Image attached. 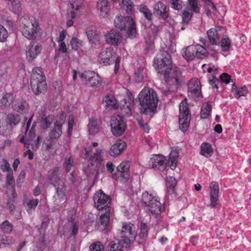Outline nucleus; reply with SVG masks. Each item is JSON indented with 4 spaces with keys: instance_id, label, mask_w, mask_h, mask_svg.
Instances as JSON below:
<instances>
[{
    "instance_id": "obj_1",
    "label": "nucleus",
    "mask_w": 251,
    "mask_h": 251,
    "mask_svg": "<svg viewBox=\"0 0 251 251\" xmlns=\"http://www.w3.org/2000/svg\"><path fill=\"white\" fill-rule=\"evenodd\" d=\"M153 64L158 73L164 74L166 81L170 77L176 84H180L182 82L180 71L176 69L172 70L171 57L168 52L163 51L158 54L154 59Z\"/></svg>"
},
{
    "instance_id": "obj_2",
    "label": "nucleus",
    "mask_w": 251,
    "mask_h": 251,
    "mask_svg": "<svg viewBox=\"0 0 251 251\" xmlns=\"http://www.w3.org/2000/svg\"><path fill=\"white\" fill-rule=\"evenodd\" d=\"M93 199L95 206L98 209L100 210L104 208L105 210V212L100 215L97 225L98 229L100 231H103L109 224L110 210L108 205L110 203V198L100 190L96 192Z\"/></svg>"
},
{
    "instance_id": "obj_3",
    "label": "nucleus",
    "mask_w": 251,
    "mask_h": 251,
    "mask_svg": "<svg viewBox=\"0 0 251 251\" xmlns=\"http://www.w3.org/2000/svg\"><path fill=\"white\" fill-rule=\"evenodd\" d=\"M138 101L141 112L147 114L156 110L158 99L153 89L145 87L138 94Z\"/></svg>"
},
{
    "instance_id": "obj_4",
    "label": "nucleus",
    "mask_w": 251,
    "mask_h": 251,
    "mask_svg": "<svg viewBox=\"0 0 251 251\" xmlns=\"http://www.w3.org/2000/svg\"><path fill=\"white\" fill-rule=\"evenodd\" d=\"M20 27L24 36L28 39L41 37L42 31L38 21L32 16H26L20 19Z\"/></svg>"
},
{
    "instance_id": "obj_5",
    "label": "nucleus",
    "mask_w": 251,
    "mask_h": 251,
    "mask_svg": "<svg viewBox=\"0 0 251 251\" xmlns=\"http://www.w3.org/2000/svg\"><path fill=\"white\" fill-rule=\"evenodd\" d=\"M91 150L89 148L85 150V158L90 160L91 166H89L84 170L85 174L88 177L95 175V178L98 177L100 170L103 169L104 163L103 159V152L102 149L96 150L92 156Z\"/></svg>"
},
{
    "instance_id": "obj_6",
    "label": "nucleus",
    "mask_w": 251,
    "mask_h": 251,
    "mask_svg": "<svg viewBox=\"0 0 251 251\" xmlns=\"http://www.w3.org/2000/svg\"><path fill=\"white\" fill-rule=\"evenodd\" d=\"M136 235L135 226L130 222L124 223L117 235L119 244L127 248L135 241Z\"/></svg>"
},
{
    "instance_id": "obj_7",
    "label": "nucleus",
    "mask_w": 251,
    "mask_h": 251,
    "mask_svg": "<svg viewBox=\"0 0 251 251\" xmlns=\"http://www.w3.org/2000/svg\"><path fill=\"white\" fill-rule=\"evenodd\" d=\"M141 204L149 213L159 214L161 212V204L160 199L155 193L145 191L142 194Z\"/></svg>"
},
{
    "instance_id": "obj_8",
    "label": "nucleus",
    "mask_w": 251,
    "mask_h": 251,
    "mask_svg": "<svg viewBox=\"0 0 251 251\" xmlns=\"http://www.w3.org/2000/svg\"><path fill=\"white\" fill-rule=\"evenodd\" d=\"M104 103L107 108L117 109L121 105L128 115H131L132 113L134 101L132 100H129L127 101L125 99L124 101H120L118 99H116L114 96L108 95L104 98Z\"/></svg>"
},
{
    "instance_id": "obj_9",
    "label": "nucleus",
    "mask_w": 251,
    "mask_h": 251,
    "mask_svg": "<svg viewBox=\"0 0 251 251\" xmlns=\"http://www.w3.org/2000/svg\"><path fill=\"white\" fill-rule=\"evenodd\" d=\"M30 84L33 92L36 95L44 92L46 90L45 77L40 68L36 67L33 69Z\"/></svg>"
},
{
    "instance_id": "obj_10",
    "label": "nucleus",
    "mask_w": 251,
    "mask_h": 251,
    "mask_svg": "<svg viewBox=\"0 0 251 251\" xmlns=\"http://www.w3.org/2000/svg\"><path fill=\"white\" fill-rule=\"evenodd\" d=\"M58 169H54L50 176V180L56 188L58 199L63 201L66 197V187L63 180L58 177Z\"/></svg>"
},
{
    "instance_id": "obj_11",
    "label": "nucleus",
    "mask_w": 251,
    "mask_h": 251,
    "mask_svg": "<svg viewBox=\"0 0 251 251\" xmlns=\"http://www.w3.org/2000/svg\"><path fill=\"white\" fill-rule=\"evenodd\" d=\"M126 127V122L123 116L116 114L111 117V130L114 136H121L125 132Z\"/></svg>"
},
{
    "instance_id": "obj_12",
    "label": "nucleus",
    "mask_w": 251,
    "mask_h": 251,
    "mask_svg": "<svg viewBox=\"0 0 251 251\" xmlns=\"http://www.w3.org/2000/svg\"><path fill=\"white\" fill-rule=\"evenodd\" d=\"M190 124V116L188 105L185 100H182L179 104V125L180 129L185 132Z\"/></svg>"
},
{
    "instance_id": "obj_13",
    "label": "nucleus",
    "mask_w": 251,
    "mask_h": 251,
    "mask_svg": "<svg viewBox=\"0 0 251 251\" xmlns=\"http://www.w3.org/2000/svg\"><path fill=\"white\" fill-rule=\"evenodd\" d=\"M80 77L84 78L87 83L92 87L100 86L102 82L100 75L92 71H88L84 73H79Z\"/></svg>"
},
{
    "instance_id": "obj_14",
    "label": "nucleus",
    "mask_w": 251,
    "mask_h": 251,
    "mask_svg": "<svg viewBox=\"0 0 251 251\" xmlns=\"http://www.w3.org/2000/svg\"><path fill=\"white\" fill-rule=\"evenodd\" d=\"M116 53L113 48L109 47L102 51L98 55V61L104 65H109L116 58Z\"/></svg>"
},
{
    "instance_id": "obj_15",
    "label": "nucleus",
    "mask_w": 251,
    "mask_h": 251,
    "mask_svg": "<svg viewBox=\"0 0 251 251\" xmlns=\"http://www.w3.org/2000/svg\"><path fill=\"white\" fill-rule=\"evenodd\" d=\"M42 47L38 44L31 43L26 48V59L29 62H33L40 54Z\"/></svg>"
},
{
    "instance_id": "obj_16",
    "label": "nucleus",
    "mask_w": 251,
    "mask_h": 251,
    "mask_svg": "<svg viewBox=\"0 0 251 251\" xmlns=\"http://www.w3.org/2000/svg\"><path fill=\"white\" fill-rule=\"evenodd\" d=\"M66 119L64 114H61L54 123V127L50 132V137L51 139H58L62 134V126Z\"/></svg>"
},
{
    "instance_id": "obj_17",
    "label": "nucleus",
    "mask_w": 251,
    "mask_h": 251,
    "mask_svg": "<svg viewBox=\"0 0 251 251\" xmlns=\"http://www.w3.org/2000/svg\"><path fill=\"white\" fill-rule=\"evenodd\" d=\"M150 165L153 168H157L160 171H163L167 165L166 158L163 155H152L150 159Z\"/></svg>"
},
{
    "instance_id": "obj_18",
    "label": "nucleus",
    "mask_w": 251,
    "mask_h": 251,
    "mask_svg": "<svg viewBox=\"0 0 251 251\" xmlns=\"http://www.w3.org/2000/svg\"><path fill=\"white\" fill-rule=\"evenodd\" d=\"M210 206L215 207L218 205L219 197V189L218 183L216 182L212 181L210 185Z\"/></svg>"
},
{
    "instance_id": "obj_19",
    "label": "nucleus",
    "mask_w": 251,
    "mask_h": 251,
    "mask_svg": "<svg viewBox=\"0 0 251 251\" xmlns=\"http://www.w3.org/2000/svg\"><path fill=\"white\" fill-rule=\"evenodd\" d=\"M126 143L124 141L118 140L112 145L109 150V154L112 157L120 155L126 149Z\"/></svg>"
},
{
    "instance_id": "obj_20",
    "label": "nucleus",
    "mask_w": 251,
    "mask_h": 251,
    "mask_svg": "<svg viewBox=\"0 0 251 251\" xmlns=\"http://www.w3.org/2000/svg\"><path fill=\"white\" fill-rule=\"evenodd\" d=\"M105 39L107 44L117 45L122 39V35L119 31L112 29L105 34Z\"/></svg>"
},
{
    "instance_id": "obj_21",
    "label": "nucleus",
    "mask_w": 251,
    "mask_h": 251,
    "mask_svg": "<svg viewBox=\"0 0 251 251\" xmlns=\"http://www.w3.org/2000/svg\"><path fill=\"white\" fill-rule=\"evenodd\" d=\"M97 7L101 17L103 18L108 17L111 7L107 0H99L97 2Z\"/></svg>"
},
{
    "instance_id": "obj_22",
    "label": "nucleus",
    "mask_w": 251,
    "mask_h": 251,
    "mask_svg": "<svg viewBox=\"0 0 251 251\" xmlns=\"http://www.w3.org/2000/svg\"><path fill=\"white\" fill-rule=\"evenodd\" d=\"M153 13L155 16L165 19L168 17V12L166 5L160 1L157 2L154 5Z\"/></svg>"
},
{
    "instance_id": "obj_23",
    "label": "nucleus",
    "mask_w": 251,
    "mask_h": 251,
    "mask_svg": "<svg viewBox=\"0 0 251 251\" xmlns=\"http://www.w3.org/2000/svg\"><path fill=\"white\" fill-rule=\"evenodd\" d=\"M86 33L90 42L92 44H96L100 42V35L95 27H87L86 30Z\"/></svg>"
},
{
    "instance_id": "obj_24",
    "label": "nucleus",
    "mask_w": 251,
    "mask_h": 251,
    "mask_svg": "<svg viewBox=\"0 0 251 251\" xmlns=\"http://www.w3.org/2000/svg\"><path fill=\"white\" fill-rule=\"evenodd\" d=\"M202 68L203 72H205L206 70L208 73H212L213 78L209 79V82L213 88L218 89V80L216 77L217 74V68L214 67H211L206 64H203L202 65Z\"/></svg>"
},
{
    "instance_id": "obj_25",
    "label": "nucleus",
    "mask_w": 251,
    "mask_h": 251,
    "mask_svg": "<svg viewBox=\"0 0 251 251\" xmlns=\"http://www.w3.org/2000/svg\"><path fill=\"white\" fill-rule=\"evenodd\" d=\"M179 151L180 149L177 147L173 148L171 150L169 158V165L172 170H175L177 166Z\"/></svg>"
},
{
    "instance_id": "obj_26",
    "label": "nucleus",
    "mask_w": 251,
    "mask_h": 251,
    "mask_svg": "<svg viewBox=\"0 0 251 251\" xmlns=\"http://www.w3.org/2000/svg\"><path fill=\"white\" fill-rule=\"evenodd\" d=\"M132 22V18L130 16H124L121 15H117L114 19V25L116 28L121 30L125 29V23Z\"/></svg>"
},
{
    "instance_id": "obj_27",
    "label": "nucleus",
    "mask_w": 251,
    "mask_h": 251,
    "mask_svg": "<svg viewBox=\"0 0 251 251\" xmlns=\"http://www.w3.org/2000/svg\"><path fill=\"white\" fill-rule=\"evenodd\" d=\"M220 27H213L207 30V34L209 42L212 45H216L218 43L220 33H219Z\"/></svg>"
},
{
    "instance_id": "obj_28",
    "label": "nucleus",
    "mask_w": 251,
    "mask_h": 251,
    "mask_svg": "<svg viewBox=\"0 0 251 251\" xmlns=\"http://www.w3.org/2000/svg\"><path fill=\"white\" fill-rule=\"evenodd\" d=\"M130 164L128 161H122L117 167V170L121 173V177L126 180L128 178Z\"/></svg>"
},
{
    "instance_id": "obj_29",
    "label": "nucleus",
    "mask_w": 251,
    "mask_h": 251,
    "mask_svg": "<svg viewBox=\"0 0 251 251\" xmlns=\"http://www.w3.org/2000/svg\"><path fill=\"white\" fill-rule=\"evenodd\" d=\"M248 92V88L245 85L238 88L235 84H232L231 93L236 99H239L241 97L246 96Z\"/></svg>"
},
{
    "instance_id": "obj_30",
    "label": "nucleus",
    "mask_w": 251,
    "mask_h": 251,
    "mask_svg": "<svg viewBox=\"0 0 251 251\" xmlns=\"http://www.w3.org/2000/svg\"><path fill=\"white\" fill-rule=\"evenodd\" d=\"M12 108L14 111L21 114L26 113L28 110V105L25 101L17 100L12 105Z\"/></svg>"
},
{
    "instance_id": "obj_31",
    "label": "nucleus",
    "mask_w": 251,
    "mask_h": 251,
    "mask_svg": "<svg viewBox=\"0 0 251 251\" xmlns=\"http://www.w3.org/2000/svg\"><path fill=\"white\" fill-rule=\"evenodd\" d=\"M125 29L123 30L126 31L128 37L130 38H134L136 36V29L135 23L132 18V22L125 23Z\"/></svg>"
},
{
    "instance_id": "obj_32",
    "label": "nucleus",
    "mask_w": 251,
    "mask_h": 251,
    "mask_svg": "<svg viewBox=\"0 0 251 251\" xmlns=\"http://www.w3.org/2000/svg\"><path fill=\"white\" fill-rule=\"evenodd\" d=\"M189 91L192 93L199 96L200 93L201 85L199 79H192L188 83Z\"/></svg>"
},
{
    "instance_id": "obj_33",
    "label": "nucleus",
    "mask_w": 251,
    "mask_h": 251,
    "mask_svg": "<svg viewBox=\"0 0 251 251\" xmlns=\"http://www.w3.org/2000/svg\"><path fill=\"white\" fill-rule=\"evenodd\" d=\"M83 0H70V6L72 8L71 17L74 19L76 17L75 11H77L81 7Z\"/></svg>"
},
{
    "instance_id": "obj_34",
    "label": "nucleus",
    "mask_w": 251,
    "mask_h": 251,
    "mask_svg": "<svg viewBox=\"0 0 251 251\" xmlns=\"http://www.w3.org/2000/svg\"><path fill=\"white\" fill-rule=\"evenodd\" d=\"M87 126L89 132L91 134H96L100 130L98 120L94 117H92L89 119Z\"/></svg>"
},
{
    "instance_id": "obj_35",
    "label": "nucleus",
    "mask_w": 251,
    "mask_h": 251,
    "mask_svg": "<svg viewBox=\"0 0 251 251\" xmlns=\"http://www.w3.org/2000/svg\"><path fill=\"white\" fill-rule=\"evenodd\" d=\"M195 57L198 58H204L207 54V50L200 45H194Z\"/></svg>"
},
{
    "instance_id": "obj_36",
    "label": "nucleus",
    "mask_w": 251,
    "mask_h": 251,
    "mask_svg": "<svg viewBox=\"0 0 251 251\" xmlns=\"http://www.w3.org/2000/svg\"><path fill=\"white\" fill-rule=\"evenodd\" d=\"M201 154L206 157H209L213 154L211 145L207 143H203L201 146Z\"/></svg>"
},
{
    "instance_id": "obj_37",
    "label": "nucleus",
    "mask_w": 251,
    "mask_h": 251,
    "mask_svg": "<svg viewBox=\"0 0 251 251\" xmlns=\"http://www.w3.org/2000/svg\"><path fill=\"white\" fill-rule=\"evenodd\" d=\"M13 100V95L10 93H6L0 96V106L7 107L10 105Z\"/></svg>"
},
{
    "instance_id": "obj_38",
    "label": "nucleus",
    "mask_w": 251,
    "mask_h": 251,
    "mask_svg": "<svg viewBox=\"0 0 251 251\" xmlns=\"http://www.w3.org/2000/svg\"><path fill=\"white\" fill-rule=\"evenodd\" d=\"M121 7L129 14H131L134 10V5L131 0H122Z\"/></svg>"
},
{
    "instance_id": "obj_39",
    "label": "nucleus",
    "mask_w": 251,
    "mask_h": 251,
    "mask_svg": "<svg viewBox=\"0 0 251 251\" xmlns=\"http://www.w3.org/2000/svg\"><path fill=\"white\" fill-rule=\"evenodd\" d=\"M194 45L187 47L183 51V57L188 61L193 60L195 58Z\"/></svg>"
},
{
    "instance_id": "obj_40",
    "label": "nucleus",
    "mask_w": 251,
    "mask_h": 251,
    "mask_svg": "<svg viewBox=\"0 0 251 251\" xmlns=\"http://www.w3.org/2000/svg\"><path fill=\"white\" fill-rule=\"evenodd\" d=\"M191 8L192 7H191ZM192 10L193 11L192 8H191V9L186 8L183 11V13L182 14V23L183 24V25L180 27L182 30L185 29L184 24L187 25V24L191 19L192 16Z\"/></svg>"
},
{
    "instance_id": "obj_41",
    "label": "nucleus",
    "mask_w": 251,
    "mask_h": 251,
    "mask_svg": "<svg viewBox=\"0 0 251 251\" xmlns=\"http://www.w3.org/2000/svg\"><path fill=\"white\" fill-rule=\"evenodd\" d=\"M211 110V106L209 103L203 104L201 108V117L202 119L207 118L210 115Z\"/></svg>"
},
{
    "instance_id": "obj_42",
    "label": "nucleus",
    "mask_w": 251,
    "mask_h": 251,
    "mask_svg": "<svg viewBox=\"0 0 251 251\" xmlns=\"http://www.w3.org/2000/svg\"><path fill=\"white\" fill-rule=\"evenodd\" d=\"M137 9L144 15L147 19L148 20H151L152 13L147 6L141 4L137 6Z\"/></svg>"
},
{
    "instance_id": "obj_43",
    "label": "nucleus",
    "mask_w": 251,
    "mask_h": 251,
    "mask_svg": "<svg viewBox=\"0 0 251 251\" xmlns=\"http://www.w3.org/2000/svg\"><path fill=\"white\" fill-rule=\"evenodd\" d=\"M145 69L143 67H139L135 71L134 79L138 83L141 82L144 78Z\"/></svg>"
},
{
    "instance_id": "obj_44",
    "label": "nucleus",
    "mask_w": 251,
    "mask_h": 251,
    "mask_svg": "<svg viewBox=\"0 0 251 251\" xmlns=\"http://www.w3.org/2000/svg\"><path fill=\"white\" fill-rule=\"evenodd\" d=\"M20 119L19 115L10 113L7 115V122L11 126H16L19 123Z\"/></svg>"
},
{
    "instance_id": "obj_45",
    "label": "nucleus",
    "mask_w": 251,
    "mask_h": 251,
    "mask_svg": "<svg viewBox=\"0 0 251 251\" xmlns=\"http://www.w3.org/2000/svg\"><path fill=\"white\" fill-rule=\"evenodd\" d=\"M220 44L222 51H227L229 50L231 43L230 40L228 37H224L222 39Z\"/></svg>"
},
{
    "instance_id": "obj_46",
    "label": "nucleus",
    "mask_w": 251,
    "mask_h": 251,
    "mask_svg": "<svg viewBox=\"0 0 251 251\" xmlns=\"http://www.w3.org/2000/svg\"><path fill=\"white\" fill-rule=\"evenodd\" d=\"M32 117H31L28 120L26 126V135L29 137V140L32 141L33 139L35 138V133L34 130V126H33L29 131V128L30 126L31 121Z\"/></svg>"
},
{
    "instance_id": "obj_47",
    "label": "nucleus",
    "mask_w": 251,
    "mask_h": 251,
    "mask_svg": "<svg viewBox=\"0 0 251 251\" xmlns=\"http://www.w3.org/2000/svg\"><path fill=\"white\" fill-rule=\"evenodd\" d=\"M70 45L73 50L76 51L83 46V42L75 37L71 39Z\"/></svg>"
},
{
    "instance_id": "obj_48",
    "label": "nucleus",
    "mask_w": 251,
    "mask_h": 251,
    "mask_svg": "<svg viewBox=\"0 0 251 251\" xmlns=\"http://www.w3.org/2000/svg\"><path fill=\"white\" fill-rule=\"evenodd\" d=\"M6 182L7 184L11 186L12 188L13 191H15V179L13 177V173L12 171H10L8 173L6 178Z\"/></svg>"
},
{
    "instance_id": "obj_49",
    "label": "nucleus",
    "mask_w": 251,
    "mask_h": 251,
    "mask_svg": "<svg viewBox=\"0 0 251 251\" xmlns=\"http://www.w3.org/2000/svg\"><path fill=\"white\" fill-rule=\"evenodd\" d=\"M0 169L3 172H7L8 173L10 171H12L8 161L5 159H3L0 162Z\"/></svg>"
},
{
    "instance_id": "obj_50",
    "label": "nucleus",
    "mask_w": 251,
    "mask_h": 251,
    "mask_svg": "<svg viewBox=\"0 0 251 251\" xmlns=\"http://www.w3.org/2000/svg\"><path fill=\"white\" fill-rule=\"evenodd\" d=\"M148 232V228L147 226L144 224L142 223L140 226V230L139 236L141 239H145L147 237Z\"/></svg>"
},
{
    "instance_id": "obj_51",
    "label": "nucleus",
    "mask_w": 251,
    "mask_h": 251,
    "mask_svg": "<svg viewBox=\"0 0 251 251\" xmlns=\"http://www.w3.org/2000/svg\"><path fill=\"white\" fill-rule=\"evenodd\" d=\"M0 228L4 233H9L12 230V225L8 221H5L2 223Z\"/></svg>"
},
{
    "instance_id": "obj_52",
    "label": "nucleus",
    "mask_w": 251,
    "mask_h": 251,
    "mask_svg": "<svg viewBox=\"0 0 251 251\" xmlns=\"http://www.w3.org/2000/svg\"><path fill=\"white\" fill-rule=\"evenodd\" d=\"M8 34L7 30L2 25H0V42H4L8 37Z\"/></svg>"
},
{
    "instance_id": "obj_53",
    "label": "nucleus",
    "mask_w": 251,
    "mask_h": 251,
    "mask_svg": "<svg viewBox=\"0 0 251 251\" xmlns=\"http://www.w3.org/2000/svg\"><path fill=\"white\" fill-rule=\"evenodd\" d=\"M176 182L175 178L172 176L167 177L166 179V186L168 189L173 190L176 185Z\"/></svg>"
},
{
    "instance_id": "obj_54",
    "label": "nucleus",
    "mask_w": 251,
    "mask_h": 251,
    "mask_svg": "<svg viewBox=\"0 0 251 251\" xmlns=\"http://www.w3.org/2000/svg\"><path fill=\"white\" fill-rule=\"evenodd\" d=\"M90 251H103L104 247L100 242H96L92 244L90 247Z\"/></svg>"
},
{
    "instance_id": "obj_55",
    "label": "nucleus",
    "mask_w": 251,
    "mask_h": 251,
    "mask_svg": "<svg viewBox=\"0 0 251 251\" xmlns=\"http://www.w3.org/2000/svg\"><path fill=\"white\" fill-rule=\"evenodd\" d=\"M3 244L10 245L13 244L15 241V239L11 236H5L0 239Z\"/></svg>"
},
{
    "instance_id": "obj_56",
    "label": "nucleus",
    "mask_w": 251,
    "mask_h": 251,
    "mask_svg": "<svg viewBox=\"0 0 251 251\" xmlns=\"http://www.w3.org/2000/svg\"><path fill=\"white\" fill-rule=\"evenodd\" d=\"M51 118L50 117L42 118L41 121V126L43 129H47L50 125Z\"/></svg>"
},
{
    "instance_id": "obj_57",
    "label": "nucleus",
    "mask_w": 251,
    "mask_h": 251,
    "mask_svg": "<svg viewBox=\"0 0 251 251\" xmlns=\"http://www.w3.org/2000/svg\"><path fill=\"white\" fill-rule=\"evenodd\" d=\"M73 163L74 160L72 157H70L65 159L64 166L67 172L71 170V168L73 166Z\"/></svg>"
},
{
    "instance_id": "obj_58",
    "label": "nucleus",
    "mask_w": 251,
    "mask_h": 251,
    "mask_svg": "<svg viewBox=\"0 0 251 251\" xmlns=\"http://www.w3.org/2000/svg\"><path fill=\"white\" fill-rule=\"evenodd\" d=\"M39 201L38 199H33L29 201L27 203V205L29 209H35Z\"/></svg>"
},
{
    "instance_id": "obj_59",
    "label": "nucleus",
    "mask_w": 251,
    "mask_h": 251,
    "mask_svg": "<svg viewBox=\"0 0 251 251\" xmlns=\"http://www.w3.org/2000/svg\"><path fill=\"white\" fill-rule=\"evenodd\" d=\"M221 80L226 83V84L229 83L231 80L230 76L226 73H223L222 75H220Z\"/></svg>"
},
{
    "instance_id": "obj_60",
    "label": "nucleus",
    "mask_w": 251,
    "mask_h": 251,
    "mask_svg": "<svg viewBox=\"0 0 251 251\" xmlns=\"http://www.w3.org/2000/svg\"><path fill=\"white\" fill-rule=\"evenodd\" d=\"M190 6L192 7L193 11L195 12H198L199 11L198 9V4L196 0H188Z\"/></svg>"
},
{
    "instance_id": "obj_61",
    "label": "nucleus",
    "mask_w": 251,
    "mask_h": 251,
    "mask_svg": "<svg viewBox=\"0 0 251 251\" xmlns=\"http://www.w3.org/2000/svg\"><path fill=\"white\" fill-rule=\"evenodd\" d=\"M67 35V31L66 30H62L59 34V36L58 38H56V41L58 43L59 42H64V40L65 39Z\"/></svg>"
},
{
    "instance_id": "obj_62",
    "label": "nucleus",
    "mask_w": 251,
    "mask_h": 251,
    "mask_svg": "<svg viewBox=\"0 0 251 251\" xmlns=\"http://www.w3.org/2000/svg\"><path fill=\"white\" fill-rule=\"evenodd\" d=\"M138 122L141 128L145 132L148 133L149 132L150 128L147 123H145L141 121H138Z\"/></svg>"
},
{
    "instance_id": "obj_63",
    "label": "nucleus",
    "mask_w": 251,
    "mask_h": 251,
    "mask_svg": "<svg viewBox=\"0 0 251 251\" xmlns=\"http://www.w3.org/2000/svg\"><path fill=\"white\" fill-rule=\"evenodd\" d=\"M179 1V0H170L172 7L175 10H178L180 8Z\"/></svg>"
},
{
    "instance_id": "obj_64",
    "label": "nucleus",
    "mask_w": 251,
    "mask_h": 251,
    "mask_svg": "<svg viewBox=\"0 0 251 251\" xmlns=\"http://www.w3.org/2000/svg\"><path fill=\"white\" fill-rule=\"evenodd\" d=\"M121 246L119 244L114 243L112 245L109 251H123Z\"/></svg>"
}]
</instances>
